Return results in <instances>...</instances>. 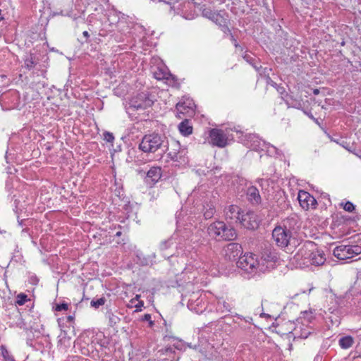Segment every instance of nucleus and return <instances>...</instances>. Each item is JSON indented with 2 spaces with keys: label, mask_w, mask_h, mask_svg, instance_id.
<instances>
[{
  "label": "nucleus",
  "mask_w": 361,
  "mask_h": 361,
  "mask_svg": "<svg viewBox=\"0 0 361 361\" xmlns=\"http://www.w3.org/2000/svg\"><path fill=\"white\" fill-rule=\"evenodd\" d=\"M338 342L341 348L348 349L353 345L354 340L352 336H347L341 338Z\"/></svg>",
  "instance_id": "nucleus-27"
},
{
  "label": "nucleus",
  "mask_w": 361,
  "mask_h": 361,
  "mask_svg": "<svg viewBox=\"0 0 361 361\" xmlns=\"http://www.w3.org/2000/svg\"><path fill=\"white\" fill-rule=\"evenodd\" d=\"M209 235L217 240H233L237 237L236 231L227 226L224 221H216L211 224L207 228Z\"/></svg>",
  "instance_id": "nucleus-1"
},
{
  "label": "nucleus",
  "mask_w": 361,
  "mask_h": 361,
  "mask_svg": "<svg viewBox=\"0 0 361 361\" xmlns=\"http://www.w3.org/2000/svg\"><path fill=\"white\" fill-rule=\"evenodd\" d=\"M298 200L300 205L305 210H307L310 208H316L317 204L316 199L305 190H300L298 192Z\"/></svg>",
  "instance_id": "nucleus-13"
},
{
  "label": "nucleus",
  "mask_w": 361,
  "mask_h": 361,
  "mask_svg": "<svg viewBox=\"0 0 361 361\" xmlns=\"http://www.w3.org/2000/svg\"><path fill=\"white\" fill-rule=\"evenodd\" d=\"M230 37H231V39L233 42L234 46L235 47H240V45L238 44V43L237 42V40L235 39L234 36L233 35V34H231Z\"/></svg>",
  "instance_id": "nucleus-41"
},
{
  "label": "nucleus",
  "mask_w": 361,
  "mask_h": 361,
  "mask_svg": "<svg viewBox=\"0 0 361 361\" xmlns=\"http://www.w3.org/2000/svg\"><path fill=\"white\" fill-rule=\"evenodd\" d=\"M16 317H18L19 319L21 318V315L19 312L16 311Z\"/></svg>",
  "instance_id": "nucleus-48"
},
{
  "label": "nucleus",
  "mask_w": 361,
  "mask_h": 361,
  "mask_svg": "<svg viewBox=\"0 0 361 361\" xmlns=\"http://www.w3.org/2000/svg\"><path fill=\"white\" fill-rule=\"evenodd\" d=\"M140 298V295H136L135 297L130 300V302L134 303V302L135 300H138Z\"/></svg>",
  "instance_id": "nucleus-46"
},
{
  "label": "nucleus",
  "mask_w": 361,
  "mask_h": 361,
  "mask_svg": "<svg viewBox=\"0 0 361 361\" xmlns=\"http://www.w3.org/2000/svg\"><path fill=\"white\" fill-rule=\"evenodd\" d=\"M326 261L325 255L322 251L317 250L315 246V250L312 255L311 259L310 260V266H320L324 264Z\"/></svg>",
  "instance_id": "nucleus-17"
},
{
  "label": "nucleus",
  "mask_w": 361,
  "mask_h": 361,
  "mask_svg": "<svg viewBox=\"0 0 361 361\" xmlns=\"http://www.w3.org/2000/svg\"><path fill=\"white\" fill-rule=\"evenodd\" d=\"M300 317L299 319L301 320V323L302 325L305 324H309L312 322V321L314 319V311L312 310L303 311L300 313Z\"/></svg>",
  "instance_id": "nucleus-23"
},
{
  "label": "nucleus",
  "mask_w": 361,
  "mask_h": 361,
  "mask_svg": "<svg viewBox=\"0 0 361 361\" xmlns=\"http://www.w3.org/2000/svg\"><path fill=\"white\" fill-rule=\"evenodd\" d=\"M161 176V169L159 166L152 167L147 173V178L151 179L153 183H157Z\"/></svg>",
  "instance_id": "nucleus-19"
},
{
  "label": "nucleus",
  "mask_w": 361,
  "mask_h": 361,
  "mask_svg": "<svg viewBox=\"0 0 361 361\" xmlns=\"http://www.w3.org/2000/svg\"><path fill=\"white\" fill-rule=\"evenodd\" d=\"M318 92H319V90H315L314 91V94H317V93H318Z\"/></svg>",
  "instance_id": "nucleus-50"
},
{
  "label": "nucleus",
  "mask_w": 361,
  "mask_h": 361,
  "mask_svg": "<svg viewBox=\"0 0 361 361\" xmlns=\"http://www.w3.org/2000/svg\"><path fill=\"white\" fill-rule=\"evenodd\" d=\"M82 35L87 39L90 37L89 32L87 31H84L82 32Z\"/></svg>",
  "instance_id": "nucleus-47"
},
{
  "label": "nucleus",
  "mask_w": 361,
  "mask_h": 361,
  "mask_svg": "<svg viewBox=\"0 0 361 361\" xmlns=\"http://www.w3.org/2000/svg\"><path fill=\"white\" fill-rule=\"evenodd\" d=\"M340 205L346 212H352L355 210V205L350 201H348L345 203L341 202Z\"/></svg>",
  "instance_id": "nucleus-33"
},
{
  "label": "nucleus",
  "mask_w": 361,
  "mask_h": 361,
  "mask_svg": "<svg viewBox=\"0 0 361 361\" xmlns=\"http://www.w3.org/2000/svg\"><path fill=\"white\" fill-rule=\"evenodd\" d=\"M1 356L4 358V361H16L12 355H10L8 350L4 345H1Z\"/></svg>",
  "instance_id": "nucleus-31"
},
{
  "label": "nucleus",
  "mask_w": 361,
  "mask_h": 361,
  "mask_svg": "<svg viewBox=\"0 0 361 361\" xmlns=\"http://www.w3.org/2000/svg\"><path fill=\"white\" fill-rule=\"evenodd\" d=\"M219 27L221 28V31L224 33L229 35L231 36V34H232V33H231V30L229 29V27L227 25V18H226V22L225 23H221L219 25Z\"/></svg>",
  "instance_id": "nucleus-36"
},
{
  "label": "nucleus",
  "mask_w": 361,
  "mask_h": 361,
  "mask_svg": "<svg viewBox=\"0 0 361 361\" xmlns=\"http://www.w3.org/2000/svg\"><path fill=\"white\" fill-rule=\"evenodd\" d=\"M224 212L226 220L231 224L238 223L242 216L241 209L235 204L226 207Z\"/></svg>",
  "instance_id": "nucleus-11"
},
{
  "label": "nucleus",
  "mask_w": 361,
  "mask_h": 361,
  "mask_svg": "<svg viewBox=\"0 0 361 361\" xmlns=\"http://www.w3.org/2000/svg\"><path fill=\"white\" fill-rule=\"evenodd\" d=\"M144 306V302L143 301H139L137 305H135V312L141 311V307Z\"/></svg>",
  "instance_id": "nucleus-40"
},
{
  "label": "nucleus",
  "mask_w": 361,
  "mask_h": 361,
  "mask_svg": "<svg viewBox=\"0 0 361 361\" xmlns=\"http://www.w3.org/2000/svg\"><path fill=\"white\" fill-rule=\"evenodd\" d=\"M258 265L259 262L255 257V255L252 253H247L243 256L240 257L237 261L238 267L248 273L255 271Z\"/></svg>",
  "instance_id": "nucleus-7"
},
{
  "label": "nucleus",
  "mask_w": 361,
  "mask_h": 361,
  "mask_svg": "<svg viewBox=\"0 0 361 361\" xmlns=\"http://www.w3.org/2000/svg\"><path fill=\"white\" fill-rule=\"evenodd\" d=\"M238 223L247 229L255 230L259 226V219L256 213L250 211L242 214Z\"/></svg>",
  "instance_id": "nucleus-9"
},
{
  "label": "nucleus",
  "mask_w": 361,
  "mask_h": 361,
  "mask_svg": "<svg viewBox=\"0 0 361 361\" xmlns=\"http://www.w3.org/2000/svg\"><path fill=\"white\" fill-rule=\"evenodd\" d=\"M304 113L310 118H311L312 120H313L314 122H316L317 123H318V121L317 118H315L313 115L311 114V113H309V112H307V111H304Z\"/></svg>",
  "instance_id": "nucleus-42"
},
{
  "label": "nucleus",
  "mask_w": 361,
  "mask_h": 361,
  "mask_svg": "<svg viewBox=\"0 0 361 361\" xmlns=\"http://www.w3.org/2000/svg\"><path fill=\"white\" fill-rule=\"evenodd\" d=\"M202 16L215 23L216 25H219L221 23L226 22V12L224 11H214L209 8H204L202 10Z\"/></svg>",
  "instance_id": "nucleus-14"
},
{
  "label": "nucleus",
  "mask_w": 361,
  "mask_h": 361,
  "mask_svg": "<svg viewBox=\"0 0 361 361\" xmlns=\"http://www.w3.org/2000/svg\"><path fill=\"white\" fill-rule=\"evenodd\" d=\"M121 235V231H118L116 233V236H120Z\"/></svg>",
  "instance_id": "nucleus-49"
},
{
  "label": "nucleus",
  "mask_w": 361,
  "mask_h": 361,
  "mask_svg": "<svg viewBox=\"0 0 361 361\" xmlns=\"http://www.w3.org/2000/svg\"><path fill=\"white\" fill-rule=\"evenodd\" d=\"M333 254L340 260H346L361 254V246L358 245H340L334 249Z\"/></svg>",
  "instance_id": "nucleus-5"
},
{
  "label": "nucleus",
  "mask_w": 361,
  "mask_h": 361,
  "mask_svg": "<svg viewBox=\"0 0 361 361\" xmlns=\"http://www.w3.org/2000/svg\"><path fill=\"white\" fill-rule=\"evenodd\" d=\"M243 59L250 64L256 71H259L260 68H262L261 66H258V62L257 59L252 54L248 51H245L243 54Z\"/></svg>",
  "instance_id": "nucleus-22"
},
{
  "label": "nucleus",
  "mask_w": 361,
  "mask_h": 361,
  "mask_svg": "<svg viewBox=\"0 0 361 361\" xmlns=\"http://www.w3.org/2000/svg\"><path fill=\"white\" fill-rule=\"evenodd\" d=\"M75 317L74 315H69L67 317L66 320L68 322H73L74 321Z\"/></svg>",
  "instance_id": "nucleus-43"
},
{
  "label": "nucleus",
  "mask_w": 361,
  "mask_h": 361,
  "mask_svg": "<svg viewBox=\"0 0 361 361\" xmlns=\"http://www.w3.org/2000/svg\"><path fill=\"white\" fill-rule=\"evenodd\" d=\"M246 195L248 201L252 204H258L261 202L259 192L255 186L249 187L247 189Z\"/></svg>",
  "instance_id": "nucleus-16"
},
{
  "label": "nucleus",
  "mask_w": 361,
  "mask_h": 361,
  "mask_svg": "<svg viewBox=\"0 0 361 361\" xmlns=\"http://www.w3.org/2000/svg\"><path fill=\"white\" fill-rule=\"evenodd\" d=\"M104 139L108 142H113L114 140V136L111 133L109 132H105L104 133Z\"/></svg>",
  "instance_id": "nucleus-38"
},
{
  "label": "nucleus",
  "mask_w": 361,
  "mask_h": 361,
  "mask_svg": "<svg viewBox=\"0 0 361 361\" xmlns=\"http://www.w3.org/2000/svg\"><path fill=\"white\" fill-rule=\"evenodd\" d=\"M272 237L279 247H286L291 238V232L286 227L276 226L272 231Z\"/></svg>",
  "instance_id": "nucleus-6"
},
{
  "label": "nucleus",
  "mask_w": 361,
  "mask_h": 361,
  "mask_svg": "<svg viewBox=\"0 0 361 361\" xmlns=\"http://www.w3.org/2000/svg\"><path fill=\"white\" fill-rule=\"evenodd\" d=\"M243 248L239 243H228L224 249V255L225 257L231 261H235L241 257Z\"/></svg>",
  "instance_id": "nucleus-10"
},
{
  "label": "nucleus",
  "mask_w": 361,
  "mask_h": 361,
  "mask_svg": "<svg viewBox=\"0 0 361 361\" xmlns=\"http://www.w3.org/2000/svg\"><path fill=\"white\" fill-rule=\"evenodd\" d=\"M28 300H30V299L28 298L27 295L25 293H21L16 296V303L21 306L25 304V302H27Z\"/></svg>",
  "instance_id": "nucleus-32"
},
{
  "label": "nucleus",
  "mask_w": 361,
  "mask_h": 361,
  "mask_svg": "<svg viewBox=\"0 0 361 361\" xmlns=\"http://www.w3.org/2000/svg\"><path fill=\"white\" fill-rule=\"evenodd\" d=\"M58 344L61 348L64 350L71 347V338L68 336L65 331H61L59 336Z\"/></svg>",
  "instance_id": "nucleus-21"
},
{
  "label": "nucleus",
  "mask_w": 361,
  "mask_h": 361,
  "mask_svg": "<svg viewBox=\"0 0 361 361\" xmlns=\"http://www.w3.org/2000/svg\"><path fill=\"white\" fill-rule=\"evenodd\" d=\"M315 250V243L312 241H305L299 247L294 258L298 264L302 267H308L312 255Z\"/></svg>",
  "instance_id": "nucleus-3"
},
{
  "label": "nucleus",
  "mask_w": 361,
  "mask_h": 361,
  "mask_svg": "<svg viewBox=\"0 0 361 361\" xmlns=\"http://www.w3.org/2000/svg\"><path fill=\"white\" fill-rule=\"evenodd\" d=\"M38 63V59L34 54H30L24 59V66L27 70H32Z\"/></svg>",
  "instance_id": "nucleus-24"
},
{
  "label": "nucleus",
  "mask_w": 361,
  "mask_h": 361,
  "mask_svg": "<svg viewBox=\"0 0 361 361\" xmlns=\"http://www.w3.org/2000/svg\"><path fill=\"white\" fill-rule=\"evenodd\" d=\"M105 302L106 300L104 298H100L97 300H92L90 302V305L94 308H98L100 306L104 305Z\"/></svg>",
  "instance_id": "nucleus-34"
},
{
  "label": "nucleus",
  "mask_w": 361,
  "mask_h": 361,
  "mask_svg": "<svg viewBox=\"0 0 361 361\" xmlns=\"http://www.w3.org/2000/svg\"><path fill=\"white\" fill-rule=\"evenodd\" d=\"M292 106L296 109H300L301 104L300 102H297L295 104H292Z\"/></svg>",
  "instance_id": "nucleus-45"
},
{
  "label": "nucleus",
  "mask_w": 361,
  "mask_h": 361,
  "mask_svg": "<svg viewBox=\"0 0 361 361\" xmlns=\"http://www.w3.org/2000/svg\"><path fill=\"white\" fill-rule=\"evenodd\" d=\"M295 334L302 338H307L308 336L311 334L309 329H302V325L297 326L295 329Z\"/></svg>",
  "instance_id": "nucleus-28"
},
{
  "label": "nucleus",
  "mask_w": 361,
  "mask_h": 361,
  "mask_svg": "<svg viewBox=\"0 0 361 361\" xmlns=\"http://www.w3.org/2000/svg\"><path fill=\"white\" fill-rule=\"evenodd\" d=\"M153 74L154 78L158 80H169L171 78H172V75L170 73L161 68H157L154 71Z\"/></svg>",
  "instance_id": "nucleus-25"
},
{
  "label": "nucleus",
  "mask_w": 361,
  "mask_h": 361,
  "mask_svg": "<svg viewBox=\"0 0 361 361\" xmlns=\"http://www.w3.org/2000/svg\"><path fill=\"white\" fill-rule=\"evenodd\" d=\"M193 106L194 104L191 100L179 102L176 105V116L180 119L184 115L192 114Z\"/></svg>",
  "instance_id": "nucleus-15"
},
{
  "label": "nucleus",
  "mask_w": 361,
  "mask_h": 361,
  "mask_svg": "<svg viewBox=\"0 0 361 361\" xmlns=\"http://www.w3.org/2000/svg\"><path fill=\"white\" fill-rule=\"evenodd\" d=\"M216 209L213 204H207V207L204 208V216L206 219H209L213 217L215 214Z\"/></svg>",
  "instance_id": "nucleus-30"
},
{
  "label": "nucleus",
  "mask_w": 361,
  "mask_h": 361,
  "mask_svg": "<svg viewBox=\"0 0 361 361\" xmlns=\"http://www.w3.org/2000/svg\"><path fill=\"white\" fill-rule=\"evenodd\" d=\"M209 136L210 139L209 142L213 146L223 148L228 144L229 138L228 133L221 129L212 128L209 131Z\"/></svg>",
  "instance_id": "nucleus-8"
},
{
  "label": "nucleus",
  "mask_w": 361,
  "mask_h": 361,
  "mask_svg": "<svg viewBox=\"0 0 361 361\" xmlns=\"http://www.w3.org/2000/svg\"><path fill=\"white\" fill-rule=\"evenodd\" d=\"M267 83L270 84L271 85L275 87L276 85V83L274 82L269 77L267 78Z\"/></svg>",
  "instance_id": "nucleus-44"
},
{
  "label": "nucleus",
  "mask_w": 361,
  "mask_h": 361,
  "mask_svg": "<svg viewBox=\"0 0 361 361\" xmlns=\"http://www.w3.org/2000/svg\"><path fill=\"white\" fill-rule=\"evenodd\" d=\"M176 242H174L173 238H170L167 240H163L159 244V250L162 252L167 250L171 248Z\"/></svg>",
  "instance_id": "nucleus-29"
},
{
  "label": "nucleus",
  "mask_w": 361,
  "mask_h": 361,
  "mask_svg": "<svg viewBox=\"0 0 361 361\" xmlns=\"http://www.w3.org/2000/svg\"><path fill=\"white\" fill-rule=\"evenodd\" d=\"M247 137V142L249 140L253 141V144L250 145V147L255 148L256 147L259 146V142L257 140V137L254 134H249L248 135H246Z\"/></svg>",
  "instance_id": "nucleus-35"
},
{
  "label": "nucleus",
  "mask_w": 361,
  "mask_h": 361,
  "mask_svg": "<svg viewBox=\"0 0 361 361\" xmlns=\"http://www.w3.org/2000/svg\"><path fill=\"white\" fill-rule=\"evenodd\" d=\"M189 348H192V346L191 345V344H188V345Z\"/></svg>",
  "instance_id": "nucleus-51"
},
{
  "label": "nucleus",
  "mask_w": 361,
  "mask_h": 361,
  "mask_svg": "<svg viewBox=\"0 0 361 361\" xmlns=\"http://www.w3.org/2000/svg\"><path fill=\"white\" fill-rule=\"evenodd\" d=\"M181 135L188 136L192 133V126L190 124L188 119H184L178 126Z\"/></svg>",
  "instance_id": "nucleus-20"
},
{
  "label": "nucleus",
  "mask_w": 361,
  "mask_h": 361,
  "mask_svg": "<svg viewBox=\"0 0 361 361\" xmlns=\"http://www.w3.org/2000/svg\"><path fill=\"white\" fill-rule=\"evenodd\" d=\"M54 310L57 312H60L62 310H68V305L66 302H63L61 304H56L54 307Z\"/></svg>",
  "instance_id": "nucleus-37"
},
{
  "label": "nucleus",
  "mask_w": 361,
  "mask_h": 361,
  "mask_svg": "<svg viewBox=\"0 0 361 361\" xmlns=\"http://www.w3.org/2000/svg\"><path fill=\"white\" fill-rule=\"evenodd\" d=\"M154 102V96L149 92H142L132 97L129 102V108L134 110H145L151 107Z\"/></svg>",
  "instance_id": "nucleus-4"
},
{
  "label": "nucleus",
  "mask_w": 361,
  "mask_h": 361,
  "mask_svg": "<svg viewBox=\"0 0 361 361\" xmlns=\"http://www.w3.org/2000/svg\"><path fill=\"white\" fill-rule=\"evenodd\" d=\"M164 142V137L159 134L145 135L139 145V149L145 153H154L162 147Z\"/></svg>",
  "instance_id": "nucleus-2"
},
{
  "label": "nucleus",
  "mask_w": 361,
  "mask_h": 361,
  "mask_svg": "<svg viewBox=\"0 0 361 361\" xmlns=\"http://www.w3.org/2000/svg\"><path fill=\"white\" fill-rule=\"evenodd\" d=\"M172 149L168 152V157L173 161L185 162L186 149L180 147L178 142L172 143Z\"/></svg>",
  "instance_id": "nucleus-12"
},
{
  "label": "nucleus",
  "mask_w": 361,
  "mask_h": 361,
  "mask_svg": "<svg viewBox=\"0 0 361 361\" xmlns=\"http://www.w3.org/2000/svg\"><path fill=\"white\" fill-rule=\"evenodd\" d=\"M151 314H145L142 317V321H147V322H149V324L151 325L153 324V322L151 320Z\"/></svg>",
  "instance_id": "nucleus-39"
},
{
  "label": "nucleus",
  "mask_w": 361,
  "mask_h": 361,
  "mask_svg": "<svg viewBox=\"0 0 361 361\" xmlns=\"http://www.w3.org/2000/svg\"><path fill=\"white\" fill-rule=\"evenodd\" d=\"M262 258L267 262H273L276 264L278 262L279 256L274 251H266L262 255Z\"/></svg>",
  "instance_id": "nucleus-26"
},
{
  "label": "nucleus",
  "mask_w": 361,
  "mask_h": 361,
  "mask_svg": "<svg viewBox=\"0 0 361 361\" xmlns=\"http://www.w3.org/2000/svg\"><path fill=\"white\" fill-rule=\"evenodd\" d=\"M233 307L231 302L223 298L219 299L216 303V310L221 313L231 312Z\"/></svg>",
  "instance_id": "nucleus-18"
}]
</instances>
